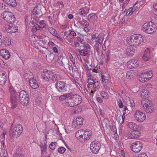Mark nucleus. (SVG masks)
<instances>
[{
    "mask_svg": "<svg viewBox=\"0 0 157 157\" xmlns=\"http://www.w3.org/2000/svg\"><path fill=\"white\" fill-rule=\"evenodd\" d=\"M101 147L100 143L97 140L93 141L90 144V148L91 151L94 154H97Z\"/></svg>",
    "mask_w": 157,
    "mask_h": 157,
    "instance_id": "nucleus-11",
    "label": "nucleus"
},
{
    "mask_svg": "<svg viewBox=\"0 0 157 157\" xmlns=\"http://www.w3.org/2000/svg\"><path fill=\"white\" fill-rule=\"evenodd\" d=\"M126 52L127 55L130 56H132L134 53V50L132 48H127Z\"/></svg>",
    "mask_w": 157,
    "mask_h": 157,
    "instance_id": "nucleus-35",
    "label": "nucleus"
},
{
    "mask_svg": "<svg viewBox=\"0 0 157 157\" xmlns=\"http://www.w3.org/2000/svg\"><path fill=\"white\" fill-rule=\"evenodd\" d=\"M105 58L106 62H108L109 61L110 59V57L108 54H106Z\"/></svg>",
    "mask_w": 157,
    "mask_h": 157,
    "instance_id": "nucleus-56",
    "label": "nucleus"
},
{
    "mask_svg": "<svg viewBox=\"0 0 157 157\" xmlns=\"http://www.w3.org/2000/svg\"><path fill=\"white\" fill-rule=\"evenodd\" d=\"M103 87L105 89V90H110V88L109 86H108L106 84H105V83H103Z\"/></svg>",
    "mask_w": 157,
    "mask_h": 157,
    "instance_id": "nucleus-51",
    "label": "nucleus"
},
{
    "mask_svg": "<svg viewBox=\"0 0 157 157\" xmlns=\"http://www.w3.org/2000/svg\"><path fill=\"white\" fill-rule=\"evenodd\" d=\"M104 37V35L102 34H100L98 35L95 40L96 44H97L98 43L100 45H101L102 44Z\"/></svg>",
    "mask_w": 157,
    "mask_h": 157,
    "instance_id": "nucleus-26",
    "label": "nucleus"
},
{
    "mask_svg": "<svg viewBox=\"0 0 157 157\" xmlns=\"http://www.w3.org/2000/svg\"><path fill=\"white\" fill-rule=\"evenodd\" d=\"M90 8L88 7H85L79 10L78 13L81 15L86 14L89 12Z\"/></svg>",
    "mask_w": 157,
    "mask_h": 157,
    "instance_id": "nucleus-27",
    "label": "nucleus"
},
{
    "mask_svg": "<svg viewBox=\"0 0 157 157\" xmlns=\"http://www.w3.org/2000/svg\"><path fill=\"white\" fill-rule=\"evenodd\" d=\"M6 73L4 72L0 71V84L4 85L7 79Z\"/></svg>",
    "mask_w": 157,
    "mask_h": 157,
    "instance_id": "nucleus-16",
    "label": "nucleus"
},
{
    "mask_svg": "<svg viewBox=\"0 0 157 157\" xmlns=\"http://www.w3.org/2000/svg\"><path fill=\"white\" fill-rule=\"evenodd\" d=\"M144 41V37L139 34H136L127 38V42L131 46H137Z\"/></svg>",
    "mask_w": 157,
    "mask_h": 157,
    "instance_id": "nucleus-1",
    "label": "nucleus"
},
{
    "mask_svg": "<svg viewBox=\"0 0 157 157\" xmlns=\"http://www.w3.org/2000/svg\"><path fill=\"white\" fill-rule=\"evenodd\" d=\"M66 98L65 97V96L64 94L60 96L59 98V100L60 101H62L66 99Z\"/></svg>",
    "mask_w": 157,
    "mask_h": 157,
    "instance_id": "nucleus-52",
    "label": "nucleus"
},
{
    "mask_svg": "<svg viewBox=\"0 0 157 157\" xmlns=\"http://www.w3.org/2000/svg\"><path fill=\"white\" fill-rule=\"evenodd\" d=\"M51 73L52 71H48L47 69L44 70L41 74L42 78L46 81H50Z\"/></svg>",
    "mask_w": 157,
    "mask_h": 157,
    "instance_id": "nucleus-15",
    "label": "nucleus"
},
{
    "mask_svg": "<svg viewBox=\"0 0 157 157\" xmlns=\"http://www.w3.org/2000/svg\"><path fill=\"white\" fill-rule=\"evenodd\" d=\"M84 131L83 130H79L76 132L75 136L78 139H80V138L82 139Z\"/></svg>",
    "mask_w": 157,
    "mask_h": 157,
    "instance_id": "nucleus-31",
    "label": "nucleus"
},
{
    "mask_svg": "<svg viewBox=\"0 0 157 157\" xmlns=\"http://www.w3.org/2000/svg\"><path fill=\"white\" fill-rule=\"evenodd\" d=\"M0 55L6 59H8L10 56L9 51L5 49H2L0 50Z\"/></svg>",
    "mask_w": 157,
    "mask_h": 157,
    "instance_id": "nucleus-18",
    "label": "nucleus"
},
{
    "mask_svg": "<svg viewBox=\"0 0 157 157\" xmlns=\"http://www.w3.org/2000/svg\"><path fill=\"white\" fill-rule=\"evenodd\" d=\"M23 127L20 124H17L15 126L12 124L10 128V132L12 136L14 137H19L22 132Z\"/></svg>",
    "mask_w": 157,
    "mask_h": 157,
    "instance_id": "nucleus-5",
    "label": "nucleus"
},
{
    "mask_svg": "<svg viewBox=\"0 0 157 157\" xmlns=\"http://www.w3.org/2000/svg\"><path fill=\"white\" fill-rule=\"evenodd\" d=\"M4 63L3 61L1 59H0V67H3L4 66Z\"/></svg>",
    "mask_w": 157,
    "mask_h": 157,
    "instance_id": "nucleus-60",
    "label": "nucleus"
},
{
    "mask_svg": "<svg viewBox=\"0 0 157 157\" xmlns=\"http://www.w3.org/2000/svg\"><path fill=\"white\" fill-rule=\"evenodd\" d=\"M77 40L78 41L80 42V43L82 44L85 43V41L83 39V38L82 37H78Z\"/></svg>",
    "mask_w": 157,
    "mask_h": 157,
    "instance_id": "nucleus-48",
    "label": "nucleus"
},
{
    "mask_svg": "<svg viewBox=\"0 0 157 157\" xmlns=\"http://www.w3.org/2000/svg\"><path fill=\"white\" fill-rule=\"evenodd\" d=\"M97 17L95 13L90 14L88 16V19L89 21L94 22L97 20Z\"/></svg>",
    "mask_w": 157,
    "mask_h": 157,
    "instance_id": "nucleus-28",
    "label": "nucleus"
},
{
    "mask_svg": "<svg viewBox=\"0 0 157 157\" xmlns=\"http://www.w3.org/2000/svg\"><path fill=\"white\" fill-rule=\"evenodd\" d=\"M37 27L35 25L33 26L31 29V31L33 33H35L37 30Z\"/></svg>",
    "mask_w": 157,
    "mask_h": 157,
    "instance_id": "nucleus-57",
    "label": "nucleus"
},
{
    "mask_svg": "<svg viewBox=\"0 0 157 157\" xmlns=\"http://www.w3.org/2000/svg\"><path fill=\"white\" fill-rule=\"evenodd\" d=\"M65 150L66 149L63 147H60L58 149V151L60 154L63 153Z\"/></svg>",
    "mask_w": 157,
    "mask_h": 157,
    "instance_id": "nucleus-47",
    "label": "nucleus"
},
{
    "mask_svg": "<svg viewBox=\"0 0 157 157\" xmlns=\"http://www.w3.org/2000/svg\"><path fill=\"white\" fill-rule=\"evenodd\" d=\"M90 70H92L93 72L98 73V69H96L95 68H93V67H91L90 69Z\"/></svg>",
    "mask_w": 157,
    "mask_h": 157,
    "instance_id": "nucleus-59",
    "label": "nucleus"
},
{
    "mask_svg": "<svg viewBox=\"0 0 157 157\" xmlns=\"http://www.w3.org/2000/svg\"><path fill=\"white\" fill-rule=\"evenodd\" d=\"M141 135L140 132L137 130H133L129 135L128 137L131 139H136L138 138Z\"/></svg>",
    "mask_w": 157,
    "mask_h": 157,
    "instance_id": "nucleus-19",
    "label": "nucleus"
},
{
    "mask_svg": "<svg viewBox=\"0 0 157 157\" xmlns=\"http://www.w3.org/2000/svg\"><path fill=\"white\" fill-rule=\"evenodd\" d=\"M96 99L97 101L99 103H101L102 101V99L100 97H97L96 98Z\"/></svg>",
    "mask_w": 157,
    "mask_h": 157,
    "instance_id": "nucleus-63",
    "label": "nucleus"
},
{
    "mask_svg": "<svg viewBox=\"0 0 157 157\" xmlns=\"http://www.w3.org/2000/svg\"><path fill=\"white\" fill-rule=\"evenodd\" d=\"M138 157H148L147 154L144 153H143L139 155Z\"/></svg>",
    "mask_w": 157,
    "mask_h": 157,
    "instance_id": "nucleus-54",
    "label": "nucleus"
},
{
    "mask_svg": "<svg viewBox=\"0 0 157 157\" xmlns=\"http://www.w3.org/2000/svg\"><path fill=\"white\" fill-rule=\"evenodd\" d=\"M83 119L81 117H77L72 124L73 128H78L83 124Z\"/></svg>",
    "mask_w": 157,
    "mask_h": 157,
    "instance_id": "nucleus-14",
    "label": "nucleus"
},
{
    "mask_svg": "<svg viewBox=\"0 0 157 157\" xmlns=\"http://www.w3.org/2000/svg\"><path fill=\"white\" fill-rule=\"evenodd\" d=\"M70 31L69 35H67L65 37L66 39L70 43H72L73 41V38L76 35V33L73 30H69Z\"/></svg>",
    "mask_w": 157,
    "mask_h": 157,
    "instance_id": "nucleus-17",
    "label": "nucleus"
},
{
    "mask_svg": "<svg viewBox=\"0 0 157 157\" xmlns=\"http://www.w3.org/2000/svg\"><path fill=\"white\" fill-rule=\"evenodd\" d=\"M152 76L153 73L151 71H147L140 74L138 79L140 82H144L150 80Z\"/></svg>",
    "mask_w": 157,
    "mask_h": 157,
    "instance_id": "nucleus-8",
    "label": "nucleus"
},
{
    "mask_svg": "<svg viewBox=\"0 0 157 157\" xmlns=\"http://www.w3.org/2000/svg\"><path fill=\"white\" fill-rule=\"evenodd\" d=\"M52 50L55 53H58V49L56 47H53Z\"/></svg>",
    "mask_w": 157,
    "mask_h": 157,
    "instance_id": "nucleus-61",
    "label": "nucleus"
},
{
    "mask_svg": "<svg viewBox=\"0 0 157 157\" xmlns=\"http://www.w3.org/2000/svg\"><path fill=\"white\" fill-rule=\"evenodd\" d=\"M9 91L10 94L11 107L12 109H14L16 107L17 105L16 92L12 85L9 87Z\"/></svg>",
    "mask_w": 157,
    "mask_h": 157,
    "instance_id": "nucleus-3",
    "label": "nucleus"
},
{
    "mask_svg": "<svg viewBox=\"0 0 157 157\" xmlns=\"http://www.w3.org/2000/svg\"><path fill=\"white\" fill-rule=\"evenodd\" d=\"M101 79L102 81V82L103 83L104 82L105 80V79L106 77V76L105 75H102L101 74Z\"/></svg>",
    "mask_w": 157,
    "mask_h": 157,
    "instance_id": "nucleus-58",
    "label": "nucleus"
},
{
    "mask_svg": "<svg viewBox=\"0 0 157 157\" xmlns=\"http://www.w3.org/2000/svg\"><path fill=\"white\" fill-rule=\"evenodd\" d=\"M92 136L91 131L90 130H84L82 139L84 140H89Z\"/></svg>",
    "mask_w": 157,
    "mask_h": 157,
    "instance_id": "nucleus-25",
    "label": "nucleus"
},
{
    "mask_svg": "<svg viewBox=\"0 0 157 157\" xmlns=\"http://www.w3.org/2000/svg\"><path fill=\"white\" fill-rule=\"evenodd\" d=\"M136 9L135 8L134 9V10H133V9L131 7L129 8L128 11H127L126 15H128L130 14L131 15L132 14L133 12H134L135 11Z\"/></svg>",
    "mask_w": 157,
    "mask_h": 157,
    "instance_id": "nucleus-45",
    "label": "nucleus"
},
{
    "mask_svg": "<svg viewBox=\"0 0 157 157\" xmlns=\"http://www.w3.org/2000/svg\"><path fill=\"white\" fill-rule=\"evenodd\" d=\"M82 44H83V47L84 48V49H86L87 50H88V49H90V46L89 44L86 43L85 42V43Z\"/></svg>",
    "mask_w": 157,
    "mask_h": 157,
    "instance_id": "nucleus-46",
    "label": "nucleus"
},
{
    "mask_svg": "<svg viewBox=\"0 0 157 157\" xmlns=\"http://www.w3.org/2000/svg\"><path fill=\"white\" fill-rule=\"evenodd\" d=\"M78 22L81 25L85 26H88L89 25V23L85 20L83 19L82 21H79Z\"/></svg>",
    "mask_w": 157,
    "mask_h": 157,
    "instance_id": "nucleus-42",
    "label": "nucleus"
},
{
    "mask_svg": "<svg viewBox=\"0 0 157 157\" xmlns=\"http://www.w3.org/2000/svg\"><path fill=\"white\" fill-rule=\"evenodd\" d=\"M121 65L120 63H116L114 64V67L116 69H118Z\"/></svg>",
    "mask_w": 157,
    "mask_h": 157,
    "instance_id": "nucleus-55",
    "label": "nucleus"
},
{
    "mask_svg": "<svg viewBox=\"0 0 157 157\" xmlns=\"http://www.w3.org/2000/svg\"><path fill=\"white\" fill-rule=\"evenodd\" d=\"M33 13L34 15H37L41 16L40 10L38 9L37 7H35L33 10Z\"/></svg>",
    "mask_w": 157,
    "mask_h": 157,
    "instance_id": "nucleus-38",
    "label": "nucleus"
},
{
    "mask_svg": "<svg viewBox=\"0 0 157 157\" xmlns=\"http://www.w3.org/2000/svg\"><path fill=\"white\" fill-rule=\"evenodd\" d=\"M70 60L73 63L72 65V67H75V59L73 57H71L70 58Z\"/></svg>",
    "mask_w": 157,
    "mask_h": 157,
    "instance_id": "nucleus-49",
    "label": "nucleus"
},
{
    "mask_svg": "<svg viewBox=\"0 0 157 157\" xmlns=\"http://www.w3.org/2000/svg\"><path fill=\"white\" fill-rule=\"evenodd\" d=\"M65 104L66 106L69 107H73L79 104L82 102L81 97L79 95L75 94L72 98L71 100L67 101L66 100Z\"/></svg>",
    "mask_w": 157,
    "mask_h": 157,
    "instance_id": "nucleus-4",
    "label": "nucleus"
},
{
    "mask_svg": "<svg viewBox=\"0 0 157 157\" xmlns=\"http://www.w3.org/2000/svg\"><path fill=\"white\" fill-rule=\"evenodd\" d=\"M48 29L50 33L55 36H56L57 35V32L55 29L51 27H49Z\"/></svg>",
    "mask_w": 157,
    "mask_h": 157,
    "instance_id": "nucleus-40",
    "label": "nucleus"
},
{
    "mask_svg": "<svg viewBox=\"0 0 157 157\" xmlns=\"http://www.w3.org/2000/svg\"><path fill=\"white\" fill-rule=\"evenodd\" d=\"M143 144L140 141H136L132 143L131 147L132 150L135 152H139L142 149Z\"/></svg>",
    "mask_w": 157,
    "mask_h": 157,
    "instance_id": "nucleus-12",
    "label": "nucleus"
},
{
    "mask_svg": "<svg viewBox=\"0 0 157 157\" xmlns=\"http://www.w3.org/2000/svg\"><path fill=\"white\" fill-rule=\"evenodd\" d=\"M146 117L145 113L138 110H136L134 114L135 118L139 122L144 121L146 119Z\"/></svg>",
    "mask_w": 157,
    "mask_h": 157,
    "instance_id": "nucleus-13",
    "label": "nucleus"
},
{
    "mask_svg": "<svg viewBox=\"0 0 157 157\" xmlns=\"http://www.w3.org/2000/svg\"><path fill=\"white\" fill-rule=\"evenodd\" d=\"M150 49L147 48L144 52V53L142 59L143 60L145 61H147L150 59Z\"/></svg>",
    "mask_w": 157,
    "mask_h": 157,
    "instance_id": "nucleus-24",
    "label": "nucleus"
},
{
    "mask_svg": "<svg viewBox=\"0 0 157 157\" xmlns=\"http://www.w3.org/2000/svg\"><path fill=\"white\" fill-rule=\"evenodd\" d=\"M11 40L9 37H6L3 40H1L2 43L6 46H8L11 44Z\"/></svg>",
    "mask_w": 157,
    "mask_h": 157,
    "instance_id": "nucleus-30",
    "label": "nucleus"
},
{
    "mask_svg": "<svg viewBox=\"0 0 157 157\" xmlns=\"http://www.w3.org/2000/svg\"><path fill=\"white\" fill-rule=\"evenodd\" d=\"M87 82L89 84L91 85H94L95 83H97L98 82L97 80L91 78H88L87 80Z\"/></svg>",
    "mask_w": 157,
    "mask_h": 157,
    "instance_id": "nucleus-33",
    "label": "nucleus"
},
{
    "mask_svg": "<svg viewBox=\"0 0 157 157\" xmlns=\"http://www.w3.org/2000/svg\"><path fill=\"white\" fill-rule=\"evenodd\" d=\"M134 74V71L133 70H130L128 71L126 73V77L128 79H130L132 77Z\"/></svg>",
    "mask_w": 157,
    "mask_h": 157,
    "instance_id": "nucleus-36",
    "label": "nucleus"
},
{
    "mask_svg": "<svg viewBox=\"0 0 157 157\" xmlns=\"http://www.w3.org/2000/svg\"><path fill=\"white\" fill-rule=\"evenodd\" d=\"M80 55L82 56H86L88 55V50L83 49L79 51Z\"/></svg>",
    "mask_w": 157,
    "mask_h": 157,
    "instance_id": "nucleus-39",
    "label": "nucleus"
},
{
    "mask_svg": "<svg viewBox=\"0 0 157 157\" xmlns=\"http://www.w3.org/2000/svg\"><path fill=\"white\" fill-rule=\"evenodd\" d=\"M148 94V91L146 89H143L141 92V96L142 97H147Z\"/></svg>",
    "mask_w": 157,
    "mask_h": 157,
    "instance_id": "nucleus-37",
    "label": "nucleus"
},
{
    "mask_svg": "<svg viewBox=\"0 0 157 157\" xmlns=\"http://www.w3.org/2000/svg\"><path fill=\"white\" fill-rule=\"evenodd\" d=\"M141 105L143 109L147 113H151L154 112L155 109L151 101L149 99L144 98L141 101Z\"/></svg>",
    "mask_w": 157,
    "mask_h": 157,
    "instance_id": "nucleus-2",
    "label": "nucleus"
},
{
    "mask_svg": "<svg viewBox=\"0 0 157 157\" xmlns=\"http://www.w3.org/2000/svg\"><path fill=\"white\" fill-rule=\"evenodd\" d=\"M138 64L137 60L132 59L127 62V65L128 68L132 69L135 67Z\"/></svg>",
    "mask_w": 157,
    "mask_h": 157,
    "instance_id": "nucleus-23",
    "label": "nucleus"
},
{
    "mask_svg": "<svg viewBox=\"0 0 157 157\" xmlns=\"http://www.w3.org/2000/svg\"><path fill=\"white\" fill-rule=\"evenodd\" d=\"M127 126L129 128L133 130H137L138 128L137 125L133 122L128 123Z\"/></svg>",
    "mask_w": 157,
    "mask_h": 157,
    "instance_id": "nucleus-29",
    "label": "nucleus"
},
{
    "mask_svg": "<svg viewBox=\"0 0 157 157\" xmlns=\"http://www.w3.org/2000/svg\"><path fill=\"white\" fill-rule=\"evenodd\" d=\"M64 95L66 98H69V99L67 100V101H69V100H71V98L73 96V95L75 94H74L73 93L70 92L65 94Z\"/></svg>",
    "mask_w": 157,
    "mask_h": 157,
    "instance_id": "nucleus-44",
    "label": "nucleus"
},
{
    "mask_svg": "<svg viewBox=\"0 0 157 157\" xmlns=\"http://www.w3.org/2000/svg\"><path fill=\"white\" fill-rule=\"evenodd\" d=\"M3 1L8 5L12 6H15L16 5L15 0H3Z\"/></svg>",
    "mask_w": 157,
    "mask_h": 157,
    "instance_id": "nucleus-32",
    "label": "nucleus"
},
{
    "mask_svg": "<svg viewBox=\"0 0 157 157\" xmlns=\"http://www.w3.org/2000/svg\"><path fill=\"white\" fill-rule=\"evenodd\" d=\"M57 144V143L56 142H52L49 145L50 149L52 150L55 149Z\"/></svg>",
    "mask_w": 157,
    "mask_h": 157,
    "instance_id": "nucleus-43",
    "label": "nucleus"
},
{
    "mask_svg": "<svg viewBox=\"0 0 157 157\" xmlns=\"http://www.w3.org/2000/svg\"><path fill=\"white\" fill-rule=\"evenodd\" d=\"M6 31L8 33H15L18 29V27L15 25L10 26V25H7L6 28Z\"/></svg>",
    "mask_w": 157,
    "mask_h": 157,
    "instance_id": "nucleus-21",
    "label": "nucleus"
},
{
    "mask_svg": "<svg viewBox=\"0 0 157 157\" xmlns=\"http://www.w3.org/2000/svg\"><path fill=\"white\" fill-rule=\"evenodd\" d=\"M39 24L41 26V28H45L46 27V24L45 23L40 21V22Z\"/></svg>",
    "mask_w": 157,
    "mask_h": 157,
    "instance_id": "nucleus-53",
    "label": "nucleus"
},
{
    "mask_svg": "<svg viewBox=\"0 0 157 157\" xmlns=\"http://www.w3.org/2000/svg\"><path fill=\"white\" fill-rule=\"evenodd\" d=\"M56 88L58 91L60 92H64L67 91L68 87L65 82L58 81L56 82L55 84Z\"/></svg>",
    "mask_w": 157,
    "mask_h": 157,
    "instance_id": "nucleus-10",
    "label": "nucleus"
},
{
    "mask_svg": "<svg viewBox=\"0 0 157 157\" xmlns=\"http://www.w3.org/2000/svg\"><path fill=\"white\" fill-rule=\"evenodd\" d=\"M30 86L33 89H36L39 87V85L36 80L33 78L29 80Z\"/></svg>",
    "mask_w": 157,
    "mask_h": 157,
    "instance_id": "nucleus-22",
    "label": "nucleus"
},
{
    "mask_svg": "<svg viewBox=\"0 0 157 157\" xmlns=\"http://www.w3.org/2000/svg\"><path fill=\"white\" fill-rule=\"evenodd\" d=\"M84 65L87 71H89V70H90V69H89V67L87 64L86 63H84Z\"/></svg>",
    "mask_w": 157,
    "mask_h": 157,
    "instance_id": "nucleus-64",
    "label": "nucleus"
},
{
    "mask_svg": "<svg viewBox=\"0 0 157 157\" xmlns=\"http://www.w3.org/2000/svg\"><path fill=\"white\" fill-rule=\"evenodd\" d=\"M100 94L101 96L105 99H108L109 97L108 93L104 91H101Z\"/></svg>",
    "mask_w": 157,
    "mask_h": 157,
    "instance_id": "nucleus-41",
    "label": "nucleus"
},
{
    "mask_svg": "<svg viewBox=\"0 0 157 157\" xmlns=\"http://www.w3.org/2000/svg\"><path fill=\"white\" fill-rule=\"evenodd\" d=\"M51 76L50 78V81L51 80L53 81H56L59 79V75L55 73L52 71Z\"/></svg>",
    "mask_w": 157,
    "mask_h": 157,
    "instance_id": "nucleus-34",
    "label": "nucleus"
},
{
    "mask_svg": "<svg viewBox=\"0 0 157 157\" xmlns=\"http://www.w3.org/2000/svg\"><path fill=\"white\" fill-rule=\"evenodd\" d=\"M115 95L117 97L118 95V98L117 97V103L118 105L119 108H122L124 106V105L123 104V102L124 101V99L122 98L120 93H117V92H115Z\"/></svg>",
    "mask_w": 157,
    "mask_h": 157,
    "instance_id": "nucleus-20",
    "label": "nucleus"
},
{
    "mask_svg": "<svg viewBox=\"0 0 157 157\" xmlns=\"http://www.w3.org/2000/svg\"><path fill=\"white\" fill-rule=\"evenodd\" d=\"M155 26V25L152 22H149L144 23L142 29L144 32L147 33L151 34L156 31Z\"/></svg>",
    "mask_w": 157,
    "mask_h": 157,
    "instance_id": "nucleus-7",
    "label": "nucleus"
},
{
    "mask_svg": "<svg viewBox=\"0 0 157 157\" xmlns=\"http://www.w3.org/2000/svg\"><path fill=\"white\" fill-rule=\"evenodd\" d=\"M2 17L9 23H13L16 20L14 16L11 12L5 11L2 14Z\"/></svg>",
    "mask_w": 157,
    "mask_h": 157,
    "instance_id": "nucleus-9",
    "label": "nucleus"
},
{
    "mask_svg": "<svg viewBox=\"0 0 157 157\" xmlns=\"http://www.w3.org/2000/svg\"><path fill=\"white\" fill-rule=\"evenodd\" d=\"M5 5L3 3H0V9H5Z\"/></svg>",
    "mask_w": 157,
    "mask_h": 157,
    "instance_id": "nucleus-62",
    "label": "nucleus"
},
{
    "mask_svg": "<svg viewBox=\"0 0 157 157\" xmlns=\"http://www.w3.org/2000/svg\"><path fill=\"white\" fill-rule=\"evenodd\" d=\"M19 99L20 102L23 106L27 105L29 101V95L24 90H21L19 92Z\"/></svg>",
    "mask_w": 157,
    "mask_h": 157,
    "instance_id": "nucleus-6",
    "label": "nucleus"
},
{
    "mask_svg": "<svg viewBox=\"0 0 157 157\" xmlns=\"http://www.w3.org/2000/svg\"><path fill=\"white\" fill-rule=\"evenodd\" d=\"M41 154H43V152H45L47 150V146H43L41 147Z\"/></svg>",
    "mask_w": 157,
    "mask_h": 157,
    "instance_id": "nucleus-50",
    "label": "nucleus"
}]
</instances>
